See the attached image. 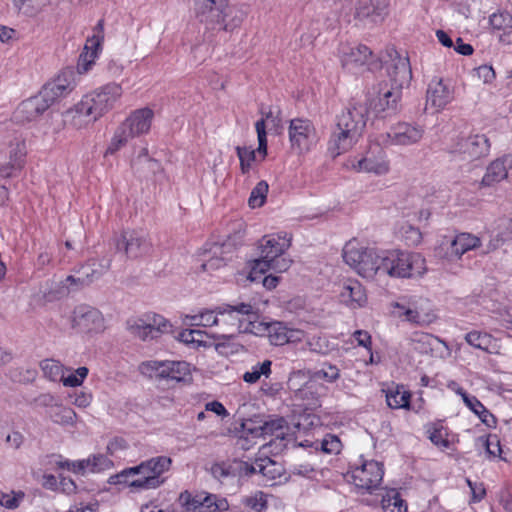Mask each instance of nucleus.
<instances>
[{
    "instance_id": "obj_1",
    "label": "nucleus",
    "mask_w": 512,
    "mask_h": 512,
    "mask_svg": "<svg viewBox=\"0 0 512 512\" xmlns=\"http://www.w3.org/2000/svg\"><path fill=\"white\" fill-rule=\"evenodd\" d=\"M368 119L366 103H350L336 115L327 150L335 158L351 149L362 136Z\"/></svg>"
},
{
    "instance_id": "obj_2",
    "label": "nucleus",
    "mask_w": 512,
    "mask_h": 512,
    "mask_svg": "<svg viewBox=\"0 0 512 512\" xmlns=\"http://www.w3.org/2000/svg\"><path fill=\"white\" fill-rule=\"evenodd\" d=\"M390 63L387 65L388 81L378 84L377 102L374 109L377 114L386 112L394 114L398 110L399 101L402 97V89L408 85L412 78V71L407 56L400 55L394 51V55H390Z\"/></svg>"
},
{
    "instance_id": "obj_3",
    "label": "nucleus",
    "mask_w": 512,
    "mask_h": 512,
    "mask_svg": "<svg viewBox=\"0 0 512 512\" xmlns=\"http://www.w3.org/2000/svg\"><path fill=\"white\" fill-rule=\"evenodd\" d=\"M121 95V85L108 83L85 94L74 108L67 112V115L72 116V125L77 129H81L94 123L112 109Z\"/></svg>"
},
{
    "instance_id": "obj_4",
    "label": "nucleus",
    "mask_w": 512,
    "mask_h": 512,
    "mask_svg": "<svg viewBox=\"0 0 512 512\" xmlns=\"http://www.w3.org/2000/svg\"><path fill=\"white\" fill-rule=\"evenodd\" d=\"M380 274L397 278H410L422 275L425 271V260L418 253L401 250L383 251L380 261Z\"/></svg>"
},
{
    "instance_id": "obj_5",
    "label": "nucleus",
    "mask_w": 512,
    "mask_h": 512,
    "mask_svg": "<svg viewBox=\"0 0 512 512\" xmlns=\"http://www.w3.org/2000/svg\"><path fill=\"white\" fill-rule=\"evenodd\" d=\"M491 144L485 134L460 132L445 143L444 150L462 161H474L488 156Z\"/></svg>"
},
{
    "instance_id": "obj_6",
    "label": "nucleus",
    "mask_w": 512,
    "mask_h": 512,
    "mask_svg": "<svg viewBox=\"0 0 512 512\" xmlns=\"http://www.w3.org/2000/svg\"><path fill=\"white\" fill-rule=\"evenodd\" d=\"M291 245V236L287 233L265 235L260 240V258L267 260L272 270L277 273L289 269L292 261L284 256Z\"/></svg>"
},
{
    "instance_id": "obj_7",
    "label": "nucleus",
    "mask_w": 512,
    "mask_h": 512,
    "mask_svg": "<svg viewBox=\"0 0 512 512\" xmlns=\"http://www.w3.org/2000/svg\"><path fill=\"white\" fill-rule=\"evenodd\" d=\"M141 374L167 382H189L191 380L190 364L185 361L150 360L139 366Z\"/></svg>"
},
{
    "instance_id": "obj_8",
    "label": "nucleus",
    "mask_w": 512,
    "mask_h": 512,
    "mask_svg": "<svg viewBox=\"0 0 512 512\" xmlns=\"http://www.w3.org/2000/svg\"><path fill=\"white\" fill-rule=\"evenodd\" d=\"M172 459L167 456L152 457L138 465L140 477L131 482L133 489L150 490L164 484L163 474L170 470Z\"/></svg>"
},
{
    "instance_id": "obj_9",
    "label": "nucleus",
    "mask_w": 512,
    "mask_h": 512,
    "mask_svg": "<svg viewBox=\"0 0 512 512\" xmlns=\"http://www.w3.org/2000/svg\"><path fill=\"white\" fill-rule=\"evenodd\" d=\"M249 320L245 327L241 323V331L256 336H267L272 345L282 346L291 340L293 331L279 321L264 322L256 320V314L252 311L247 315Z\"/></svg>"
},
{
    "instance_id": "obj_10",
    "label": "nucleus",
    "mask_w": 512,
    "mask_h": 512,
    "mask_svg": "<svg viewBox=\"0 0 512 512\" xmlns=\"http://www.w3.org/2000/svg\"><path fill=\"white\" fill-rule=\"evenodd\" d=\"M252 306L248 303H239L236 305L222 304L214 309H202L197 314L188 316L193 326L211 327L220 324V317L228 315L233 323L238 319V315H250Z\"/></svg>"
},
{
    "instance_id": "obj_11",
    "label": "nucleus",
    "mask_w": 512,
    "mask_h": 512,
    "mask_svg": "<svg viewBox=\"0 0 512 512\" xmlns=\"http://www.w3.org/2000/svg\"><path fill=\"white\" fill-rule=\"evenodd\" d=\"M171 325L161 315L147 313L140 318H132L127 321V328L131 334L143 341L157 338L170 330Z\"/></svg>"
},
{
    "instance_id": "obj_12",
    "label": "nucleus",
    "mask_w": 512,
    "mask_h": 512,
    "mask_svg": "<svg viewBox=\"0 0 512 512\" xmlns=\"http://www.w3.org/2000/svg\"><path fill=\"white\" fill-rule=\"evenodd\" d=\"M115 245L118 251H124L132 259L142 257L152 249L148 232L143 229L124 230L115 239Z\"/></svg>"
},
{
    "instance_id": "obj_13",
    "label": "nucleus",
    "mask_w": 512,
    "mask_h": 512,
    "mask_svg": "<svg viewBox=\"0 0 512 512\" xmlns=\"http://www.w3.org/2000/svg\"><path fill=\"white\" fill-rule=\"evenodd\" d=\"M291 147L298 153L308 152L317 143V133L309 119L295 118L290 120L288 127Z\"/></svg>"
},
{
    "instance_id": "obj_14",
    "label": "nucleus",
    "mask_w": 512,
    "mask_h": 512,
    "mask_svg": "<svg viewBox=\"0 0 512 512\" xmlns=\"http://www.w3.org/2000/svg\"><path fill=\"white\" fill-rule=\"evenodd\" d=\"M179 502L185 512H223L229 508L226 499H219L214 494L203 493L193 496L188 491H184L179 496Z\"/></svg>"
},
{
    "instance_id": "obj_15",
    "label": "nucleus",
    "mask_w": 512,
    "mask_h": 512,
    "mask_svg": "<svg viewBox=\"0 0 512 512\" xmlns=\"http://www.w3.org/2000/svg\"><path fill=\"white\" fill-rule=\"evenodd\" d=\"M383 475L382 464L374 460L365 461L351 471L353 484L367 492H372L381 484Z\"/></svg>"
},
{
    "instance_id": "obj_16",
    "label": "nucleus",
    "mask_w": 512,
    "mask_h": 512,
    "mask_svg": "<svg viewBox=\"0 0 512 512\" xmlns=\"http://www.w3.org/2000/svg\"><path fill=\"white\" fill-rule=\"evenodd\" d=\"M71 322L72 326L81 332H101L105 328L102 313L97 308L86 304L74 308Z\"/></svg>"
},
{
    "instance_id": "obj_17",
    "label": "nucleus",
    "mask_w": 512,
    "mask_h": 512,
    "mask_svg": "<svg viewBox=\"0 0 512 512\" xmlns=\"http://www.w3.org/2000/svg\"><path fill=\"white\" fill-rule=\"evenodd\" d=\"M423 126L417 123L399 122L385 134V143L396 146H409L418 143L424 135Z\"/></svg>"
},
{
    "instance_id": "obj_18",
    "label": "nucleus",
    "mask_w": 512,
    "mask_h": 512,
    "mask_svg": "<svg viewBox=\"0 0 512 512\" xmlns=\"http://www.w3.org/2000/svg\"><path fill=\"white\" fill-rule=\"evenodd\" d=\"M221 7L222 5L217 6V0H203L199 6L202 17L201 21H216L219 24H223L225 31L232 30L239 25L242 19L235 16L231 22H228L226 18L233 13V9L231 7Z\"/></svg>"
},
{
    "instance_id": "obj_19",
    "label": "nucleus",
    "mask_w": 512,
    "mask_h": 512,
    "mask_svg": "<svg viewBox=\"0 0 512 512\" xmlns=\"http://www.w3.org/2000/svg\"><path fill=\"white\" fill-rule=\"evenodd\" d=\"M340 377V369L329 362H324L319 368L315 369L312 373L310 381L306 382L302 388L297 389L296 396L302 399L309 398L312 400L317 399L314 388L316 384L314 381L323 380L327 383H334Z\"/></svg>"
},
{
    "instance_id": "obj_20",
    "label": "nucleus",
    "mask_w": 512,
    "mask_h": 512,
    "mask_svg": "<svg viewBox=\"0 0 512 512\" xmlns=\"http://www.w3.org/2000/svg\"><path fill=\"white\" fill-rule=\"evenodd\" d=\"M232 248L229 241L206 243L203 253L206 258L201 263L202 271L210 272L225 266L228 260L227 255L232 252Z\"/></svg>"
},
{
    "instance_id": "obj_21",
    "label": "nucleus",
    "mask_w": 512,
    "mask_h": 512,
    "mask_svg": "<svg viewBox=\"0 0 512 512\" xmlns=\"http://www.w3.org/2000/svg\"><path fill=\"white\" fill-rule=\"evenodd\" d=\"M26 155L25 143L16 140L10 143L5 151L0 152V176L9 177L12 171L20 169L23 166Z\"/></svg>"
},
{
    "instance_id": "obj_22",
    "label": "nucleus",
    "mask_w": 512,
    "mask_h": 512,
    "mask_svg": "<svg viewBox=\"0 0 512 512\" xmlns=\"http://www.w3.org/2000/svg\"><path fill=\"white\" fill-rule=\"evenodd\" d=\"M453 99V90L441 78L430 81L427 89L426 104L436 111L443 109Z\"/></svg>"
},
{
    "instance_id": "obj_23",
    "label": "nucleus",
    "mask_w": 512,
    "mask_h": 512,
    "mask_svg": "<svg viewBox=\"0 0 512 512\" xmlns=\"http://www.w3.org/2000/svg\"><path fill=\"white\" fill-rule=\"evenodd\" d=\"M154 118L152 109L145 107L133 111L121 124L133 137L149 132Z\"/></svg>"
},
{
    "instance_id": "obj_24",
    "label": "nucleus",
    "mask_w": 512,
    "mask_h": 512,
    "mask_svg": "<svg viewBox=\"0 0 512 512\" xmlns=\"http://www.w3.org/2000/svg\"><path fill=\"white\" fill-rule=\"evenodd\" d=\"M388 6V0H357L355 16L370 19L374 23L381 22L388 14Z\"/></svg>"
},
{
    "instance_id": "obj_25",
    "label": "nucleus",
    "mask_w": 512,
    "mask_h": 512,
    "mask_svg": "<svg viewBox=\"0 0 512 512\" xmlns=\"http://www.w3.org/2000/svg\"><path fill=\"white\" fill-rule=\"evenodd\" d=\"M376 150V155L373 151H369L365 157L352 164L353 168L358 172H368L376 175L386 174L389 171V161L380 147H376Z\"/></svg>"
},
{
    "instance_id": "obj_26",
    "label": "nucleus",
    "mask_w": 512,
    "mask_h": 512,
    "mask_svg": "<svg viewBox=\"0 0 512 512\" xmlns=\"http://www.w3.org/2000/svg\"><path fill=\"white\" fill-rule=\"evenodd\" d=\"M247 469V462L233 460L214 463L210 472L216 480L223 483L230 479L247 477Z\"/></svg>"
},
{
    "instance_id": "obj_27",
    "label": "nucleus",
    "mask_w": 512,
    "mask_h": 512,
    "mask_svg": "<svg viewBox=\"0 0 512 512\" xmlns=\"http://www.w3.org/2000/svg\"><path fill=\"white\" fill-rule=\"evenodd\" d=\"M371 55V50L365 45L344 47L341 50V63L344 69L356 73L360 67L368 62Z\"/></svg>"
},
{
    "instance_id": "obj_28",
    "label": "nucleus",
    "mask_w": 512,
    "mask_h": 512,
    "mask_svg": "<svg viewBox=\"0 0 512 512\" xmlns=\"http://www.w3.org/2000/svg\"><path fill=\"white\" fill-rule=\"evenodd\" d=\"M111 260L107 258L89 259L86 263L74 268L75 274L83 279L84 284L91 285L100 279L110 268Z\"/></svg>"
},
{
    "instance_id": "obj_29",
    "label": "nucleus",
    "mask_w": 512,
    "mask_h": 512,
    "mask_svg": "<svg viewBox=\"0 0 512 512\" xmlns=\"http://www.w3.org/2000/svg\"><path fill=\"white\" fill-rule=\"evenodd\" d=\"M50 105L40 93L24 100L17 108L15 117L20 121H33L42 115Z\"/></svg>"
},
{
    "instance_id": "obj_30",
    "label": "nucleus",
    "mask_w": 512,
    "mask_h": 512,
    "mask_svg": "<svg viewBox=\"0 0 512 512\" xmlns=\"http://www.w3.org/2000/svg\"><path fill=\"white\" fill-rule=\"evenodd\" d=\"M394 307L398 309L399 317H403L406 321L416 325H428L435 319L433 313L424 311L423 307L416 302L407 304L397 302Z\"/></svg>"
},
{
    "instance_id": "obj_31",
    "label": "nucleus",
    "mask_w": 512,
    "mask_h": 512,
    "mask_svg": "<svg viewBox=\"0 0 512 512\" xmlns=\"http://www.w3.org/2000/svg\"><path fill=\"white\" fill-rule=\"evenodd\" d=\"M481 240L470 233H460L449 242L446 257L449 260L460 259L463 254L479 247Z\"/></svg>"
},
{
    "instance_id": "obj_32",
    "label": "nucleus",
    "mask_w": 512,
    "mask_h": 512,
    "mask_svg": "<svg viewBox=\"0 0 512 512\" xmlns=\"http://www.w3.org/2000/svg\"><path fill=\"white\" fill-rule=\"evenodd\" d=\"M341 301L352 309L363 307L367 302V295L362 284L357 280H348L340 292Z\"/></svg>"
},
{
    "instance_id": "obj_33",
    "label": "nucleus",
    "mask_w": 512,
    "mask_h": 512,
    "mask_svg": "<svg viewBox=\"0 0 512 512\" xmlns=\"http://www.w3.org/2000/svg\"><path fill=\"white\" fill-rule=\"evenodd\" d=\"M247 477L253 474H261L267 480H275L282 475V467L271 458H258L254 463L249 464L247 462Z\"/></svg>"
},
{
    "instance_id": "obj_34",
    "label": "nucleus",
    "mask_w": 512,
    "mask_h": 512,
    "mask_svg": "<svg viewBox=\"0 0 512 512\" xmlns=\"http://www.w3.org/2000/svg\"><path fill=\"white\" fill-rule=\"evenodd\" d=\"M383 251L374 248H365L361 261L356 271L359 275L370 278L375 274H380V266L382 262Z\"/></svg>"
},
{
    "instance_id": "obj_35",
    "label": "nucleus",
    "mask_w": 512,
    "mask_h": 512,
    "mask_svg": "<svg viewBox=\"0 0 512 512\" xmlns=\"http://www.w3.org/2000/svg\"><path fill=\"white\" fill-rule=\"evenodd\" d=\"M287 422L283 417H275L265 421L259 427L260 436H275L276 439L284 440L285 430L287 429Z\"/></svg>"
},
{
    "instance_id": "obj_36",
    "label": "nucleus",
    "mask_w": 512,
    "mask_h": 512,
    "mask_svg": "<svg viewBox=\"0 0 512 512\" xmlns=\"http://www.w3.org/2000/svg\"><path fill=\"white\" fill-rule=\"evenodd\" d=\"M410 342L413 347V350L421 353L428 354L432 352L433 345L435 342L443 343L438 337H435L429 333L424 332H415L410 337Z\"/></svg>"
},
{
    "instance_id": "obj_37",
    "label": "nucleus",
    "mask_w": 512,
    "mask_h": 512,
    "mask_svg": "<svg viewBox=\"0 0 512 512\" xmlns=\"http://www.w3.org/2000/svg\"><path fill=\"white\" fill-rule=\"evenodd\" d=\"M47 414L52 422L62 426H73L76 420V413L73 409L65 407L61 404L52 406Z\"/></svg>"
},
{
    "instance_id": "obj_38",
    "label": "nucleus",
    "mask_w": 512,
    "mask_h": 512,
    "mask_svg": "<svg viewBox=\"0 0 512 512\" xmlns=\"http://www.w3.org/2000/svg\"><path fill=\"white\" fill-rule=\"evenodd\" d=\"M411 394L403 386H396L386 393V401L392 409H408L410 407Z\"/></svg>"
},
{
    "instance_id": "obj_39",
    "label": "nucleus",
    "mask_w": 512,
    "mask_h": 512,
    "mask_svg": "<svg viewBox=\"0 0 512 512\" xmlns=\"http://www.w3.org/2000/svg\"><path fill=\"white\" fill-rule=\"evenodd\" d=\"M508 177L504 164L497 158L492 161L484 174L481 184L484 186H492Z\"/></svg>"
},
{
    "instance_id": "obj_40",
    "label": "nucleus",
    "mask_w": 512,
    "mask_h": 512,
    "mask_svg": "<svg viewBox=\"0 0 512 512\" xmlns=\"http://www.w3.org/2000/svg\"><path fill=\"white\" fill-rule=\"evenodd\" d=\"M381 506L384 512H408L407 504L398 492L383 496Z\"/></svg>"
},
{
    "instance_id": "obj_41",
    "label": "nucleus",
    "mask_w": 512,
    "mask_h": 512,
    "mask_svg": "<svg viewBox=\"0 0 512 512\" xmlns=\"http://www.w3.org/2000/svg\"><path fill=\"white\" fill-rule=\"evenodd\" d=\"M465 340L469 345L477 349L489 351L493 342V337L486 332L474 330L466 334Z\"/></svg>"
},
{
    "instance_id": "obj_42",
    "label": "nucleus",
    "mask_w": 512,
    "mask_h": 512,
    "mask_svg": "<svg viewBox=\"0 0 512 512\" xmlns=\"http://www.w3.org/2000/svg\"><path fill=\"white\" fill-rule=\"evenodd\" d=\"M271 365L272 362L270 360L257 363L256 365L252 366L250 371L244 373L243 380L246 383L253 384L256 383L261 376L268 377L271 374Z\"/></svg>"
},
{
    "instance_id": "obj_43",
    "label": "nucleus",
    "mask_w": 512,
    "mask_h": 512,
    "mask_svg": "<svg viewBox=\"0 0 512 512\" xmlns=\"http://www.w3.org/2000/svg\"><path fill=\"white\" fill-rule=\"evenodd\" d=\"M40 368L46 378L51 381H60L64 367L54 359H44L40 362Z\"/></svg>"
},
{
    "instance_id": "obj_44",
    "label": "nucleus",
    "mask_w": 512,
    "mask_h": 512,
    "mask_svg": "<svg viewBox=\"0 0 512 512\" xmlns=\"http://www.w3.org/2000/svg\"><path fill=\"white\" fill-rule=\"evenodd\" d=\"M364 251V247H360L355 243L349 242L343 248V259L349 266L356 270Z\"/></svg>"
},
{
    "instance_id": "obj_45",
    "label": "nucleus",
    "mask_w": 512,
    "mask_h": 512,
    "mask_svg": "<svg viewBox=\"0 0 512 512\" xmlns=\"http://www.w3.org/2000/svg\"><path fill=\"white\" fill-rule=\"evenodd\" d=\"M134 138L122 124L116 129L111 142L106 150V154H114L125 146L130 139Z\"/></svg>"
},
{
    "instance_id": "obj_46",
    "label": "nucleus",
    "mask_w": 512,
    "mask_h": 512,
    "mask_svg": "<svg viewBox=\"0 0 512 512\" xmlns=\"http://www.w3.org/2000/svg\"><path fill=\"white\" fill-rule=\"evenodd\" d=\"M62 89L63 86H60L53 79L52 81L46 83L39 93L45 100H47V103L51 106L57 99L68 95L65 91H62Z\"/></svg>"
},
{
    "instance_id": "obj_47",
    "label": "nucleus",
    "mask_w": 512,
    "mask_h": 512,
    "mask_svg": "<svg viewBox=\"0 0 512 512\" xmlns=\"http://www.w3.org/2000/svg\"><path fill=\"white\" fill-rule=\"evenodd\" d=\"M250 271L248 279L251 282H260L265 276L266 272L272 270V267L268 264L267 260H263L260 257L254 259L249 263Z\"/></svg>"
},
{
    "instance_id": "obj_48",
    "label": "nucleus",
    "mask_w": 512,
    "mask_h": 512,
    "mask_svg": "<svg viewBox=\"0 0 512 512\" xmlns=\"http://www.w3.org/2000/svg\"><path fill=\"white\" fill-rule=\"evenodd\" d=\"M140 477L138 465L123 469L121 472L111 475L108 479V483L111 485L124 484L128 487H132L131 482L134 480L133 477Z\"/></svg>"
},
{
    "instance_id": "obj_49",
    "label": "nucleus",
    "mask_w": 512,
    "mask_h": 512,
    "mask_svg": "<svg viewBox=\"0 0 512 512\" xmlns=\"http://www.w3.org/2000/svg\"><path fill=\"white\" fill-rule=\"evenodd\" d=\"M315 449H321L326 454H338L342 450V443L336 435L327 434L321 441L315 443Z\"/></svg>"
},
{
    "instance_id": "obj_50",
    "label": "nucleus",
    "mask_w": 512,
    "mask_h": 512,
    "mask_svg": "<svg viewBox=\"0 0 512 512\" xmlns=\"http://www.w3.org/2000/svg\"><path fill=\"white\" fill-rule=\"evenodd\" d=\"M489 22L494 29L502 32L512 29V14L506 10H499L489 17Z\"/></svg>"
},
{
    "instance_id": "obj_51",
    "label": "nucleus",
    "mask_w": 512,
    "mask_h": 512,
    "mask_svg": "<svg viewBox=\"0 0 512 512\" xmlns=\"http://www.w3.org/2000/svg\"><path fill=\"white\" fill-rule=\"evenodd\" d=\"M15 6L27 16H34L46 6L47 0H14Z\"/></svg>"
},
{
    "instance_id": "obj_52",
    "label": "nucleus",
    "mask_w": 512,
    "mask_h": 512,
    "mask_svg": "<svg viewBox=\"0 0 512 512\" xmlns=\"http://www.w3.org/2000/svg\"><path fill=\"white\" fill-rule=\"evenodd\" d=\"M267 192L268 184L265 181L258 182L252 189L248 200L250 207H261L265 202Z\"/></svg>"
},
{
    "instance_id": "obj_53",
    "label": "nucleus",
    "mask_w": 512,
    "mask_h": 512,
    "mask_svg": "<svg viewBox=\"0 0 512 512\" xmlns=\"http://www.w3.org/2000/svg\"><path fill=\"white\" fill-rule=\"evenodd\" d=\"M242 504L256 512H262L267 507L266 494L258 491L253 495L245 496L242 499Z\"/></svg>"
},
{
    "instance_id": "obj_54",
    "label": "nucleus",
    "mask_w": 512,
    "mask_h": 512,
    "mask_svg": "<svg viewBox=\"0 0 512 512\" xmlns=\"http://www.w3.org/2000/svg\"><path fill=\"white\" fill-rule=\"evenodd\" d=\"M88 373H89L88 368L85 366H82V367L77 368L74 373H71L68 376H64V373H63L62 377L60 378V381L66 387H78L83 383V381L87 377Z\"/></svg>"
},
{
    "instance_id": "obj_55",
    "label": "nucleus",
    "mask_w": 512,
    "mask_h": 512,
    "mask_svg": "<svg viewBox=\"0 0 512 512\" xmlns=\"http://www.w3.org/2000/svg\"><path fill=\"white\" fill-rule=\"evenodd\" d=\"M87 460L90 462L88 471L92 473L101 472L110 469L113 466L112 460L103 454H94L88 457Z\"/></svg>"
},
{
    "instance_id": "obj_56",
    "label": "nucleus",
    "mask_w": 512,
    "mask_h": 512,
    "mask_svg": "<svg viewBox=\"0 0 512 512\" xmlns=\"http://www.w3.org/2000/svg\"><path fill=\"white\" fill-rule=\"evenodd\" d=\"M23 498L24 493L21 491H12L11 493H5L0 491V505L8 509L18 508Z\"/></svg>"
},
{
    "instance_id": "obj_57",
    "label": "nucleus",
    "mask_w": 512,
    "mask_h": 512,
    "mask_svg": "<svg viewBox=\"0 0 512 512\" xmlns=\"http://www.w3.org/2000/svg\"><path fill=\"white\" fill-rule=\"evenodd\" d=\"M74 76L75 74L72 69H65L56 78H54V80L60 86H63L62 91H65L67 94H69L75 88Z\"/></svg>"
},
{
    "instance_id": "obj_58",
    "label": "nucleus",
    "mask_w": 512,
    "mask_h": 512,
    "mask_svg": "<svg viewBox=\"0 0 512 512\" xmlns=\"http://www.w3.org/2000/svg\"><path fill=\"white\" fill-rule=\"evenodd\" d=\"M85 287H87V285L84 284L83 279L77 274L69 275L61 281V289L65 293L79 291Z\"/></svg>"
},
{
    "instance_id": "obj_59",
    "label": "nucleus",
    "mask_w": 512,
    "mask_h": 512,
    "mask_svg": "<svg viewBox=\"0 0 512 512\" xmlns=\"http://www.w3.org/2000/svg\"><path fill=\"white\" fill-rule=\"evenodd\" d=\"M485 449H486V452L490 456H492L494 458L499 457L502 459V457H501L502 448H501L500 440L497 435L490 434L487 436V438L485 440Z\"/></svg>"
},
{
    "instance_id": "obj_60",
    "label": "nucleus",
    "mask_w": 512,
    "mask_h": 512,
    "mask_svg": "<svg viewBox=\"0 0 512 512\" xmlns=\"http://www.w3.org/2000/svg\"><path fill=\"white\" fill-rule=\"evenodd\" d=\"M255 129L258 137V151L263 153L265 156L267 154V133L265 130V120H258L255 123Z\"/></svg>"
},
{
    "instance_id": "obj_61",
    "label": "nucleus",
    "mask_w": 512,
    "mask_h": 512,
    "mask_svg": "<svg viewBox=\"0 0 512 512\" xmlns=\"http://www.w3.org/2000/svg\"><path fill=\"white\" fill-rule=\"evenodd\" d=\"M447 436V433L446 431L443 429V427H434L431 431H430V436H429V439L431 440V442L433 444H435L436 446L438 447H442V448H448L449 446V441L448 439L446 438Z\"/></svg>"
},
{
    "instance_id": "obj_62",
    "label": "nucleus",
    "mask_w": 512,
    "mask_h": 512,
    "mask_svg": "<svg viewBox=\"0 0 512 512\" xmlns=\"http://www.w3.org/2000/svg\"><path fill=\"white\" fill-rule=\"evenodd\" d=\"M310 350L320 354H326L329 351V343L326 337H312L309 342Z\"/></svg>"
},
{
    "instance_id": "obj_63",
    "label": "nucleus",
    "mask_w": 512,
    "mask_h": 512,
    "mask_svg": "<svg viewBox=\"0 0 512 512\" xmlns=\"http://www.w3.org/2000/svg\"><path fill=\"white\" fill-rule=\"evenodd\" d=\"M102 39L103 37L99 35H93L91 38H88L84 46V52H88L89 57L96 58Z\"/></svg>"
},
{
    "instance_id": "obj_64",
    "label": "nucleus",
    "mask_w": 512,
    "mask_h": 512,
    "mask_svg": "<svg viewBox=\"0 0 512 512\" xmlns=\"http://www.w3.org/2000/svg\"><path fill=\"white\" fill-rule=\"evenodd\" d=\"M478 411L479 412L476 413V415L479 417L483 424L489 428H494L496 426V417L484 405Z\"/></svg>"
}]
</instances>
